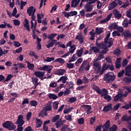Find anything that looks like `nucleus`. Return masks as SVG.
Masks as SVG:
<instances>
[{"label": "nucleus", "instance_id": "1", "mask_svg": "<svg viewBox=\"0 0 131 131\" xmlns=\"http://www.w3.org/2000/svg\"><path fill=\"white\" fill-rule=\"evenodd\" d=\"M116 78V77L114 75H111L109 74V73H107L104 74L103 79L104 81H106L107 83H111L112 81H114Z\"/></svg>", "mask_w": 131, "mask_h": 131}, {"label": "nucleus", "instance_id": "2", "mask_svg": "<svg viewBox=\"0 0 131 131\" xmlns=\"http://www.w3.org/2000/svg\"><path fill=\"white\" fill-rule=\"evenodd\" d=\"M111 34V33L110 32L107 33L106 36L104 38V43H106L107 45H108V48H111V47L113 46V41L114 40V39H113V38H110Z\"/></svg>", "mask_w": 131, "mask_h": 131}, {"label": "nucleus", "instance_id": "3", "mask_svg": "<svg viewBox=\"0 0 131 131\" xmlns=\"http://www.w3.org/2000/svg\"><path fill=\"white\" fill-rule=\"evenodd\" d=\"M23 119H24L23 116L21 115H19L16 121L14 123V124H16L17 126H23V125L25 123V121Z\"/></svg>", "mask_w": 131, "mask_h": 131}, {"label": "nucleus", "instance_id": "4", "mask_svg": "<svg viewBox=\"0 0 131 131\" xmlns=\"http://www.w3.org/2000/svg\"><path fill=\"white\" fill-rule=\"evenodd\" d=\"M93 69L94 70L95 73L96 74H100V72H101V69H102V66L101 64L99 63H94L93 64Z\"/></svg>", "mask_w": 131, "mask_h": 131}, {"label": "nucleus", "instance_id": "5", "mask_svg": "<svg viewBox=\"0 0 131 131\" xmlns=\"http://www.w3.org/2000/svg\"><path fill=\"white\" fill-rule=\"evenodd\" d=\"M84 8L85 9L86 13H89V12H92V11H93V9H94V6L93 4L89 3V2H87L84 6Z\"/></svg>", "mask_w": 131, "mask_h": 131}, {"label": "nucleus", "instance_id": "6", "mask_svg": "<svg viewBox=\"0 0 131 131\" xmlns=\"http://www.w3.org/2000/svg\"><path fill=\"white\" fill-rule=\"evenodd\" d=\"M75 39L78 40L79 42L80 45H82L84 42V37L81 33L79 34L75 37Z\"/></svg>", "mask_w": 131, "mask_h": 131}, {"label": "nucleus", "instance_id": "7", "mask_svg": "<svg viewBox=\"0 0 131 131\" xmlns=\"http://www.w3.org/2000/svg\"><path fill=\"white\" fill-rule=\"evenodd\" d=\"M122 35L124 36L125 39H129L131 38V33L128 30H126L123 32Z\"/></svg>", "mask_w": 131, "mask_h": 131}, {"label": "nucleus", "instance_id": "8", "mask_svg": "<svg viewBox=\"0 0 131 131\" xmlns=\"http://www.w3.org/2000/svg\"><path fill=\"white\" fill-rule=\"evenodd\" d=\"M125 75L126 76H128V77H130L131 76V65H128L125 68Z\"/></svg>", "mask_w": 131, "mask_h": 131}, {"label": "nucleus", "instance_id": "9", "mask_svg": "<svg viewBox=\"0 0 131 131\" xmlns=\"http://www.w3.org/2000/svg\"><path fill=\"white\" fill-rule=\"evenodd\" d=\"M24 27L26 28L27 31H30V26L29 25V20L27 18H25L24 21Z\"/></svg>", "mask_w": 131, "mask_h": 131}, {"label": "nucleus", "instance_id": "10", "mask_svg": "<svg viewBox=\"0 0 131 131\" xmlns=\"http://www.w3.org/2000/svg\"><path fill=\"white\" fill-rule=\"evenodd\" d=\"M45 72H41V71H35L34 72V73H33V75H35V76H36V77H37L39 78V77H43V76H45Z\"/></svg>", "mask_w": 131, "mask_h": 131}, {"label": "nucleus", "instance_id": "11", "mask_svg": "<svg viewBox=\"0 0 131 131\" xmlns=\"http://www.w3.org/2000/svg\"><path fill=\"white\" fill-rule=\"evenodd\" d=\"M110 127V121L107 120L102 126L103 131H108Z\"/></svg>", "mask_w": 131, "mask_h": 131}, {"label": "nucleus", "instance_id": "12", "mask_svg": "<svg viewBox=\"0 0 131 131\" xmlns=\"http://www.w3.org/2000/svg\"><path fill=\"white\" fill-rule=\"evenodd\" d=\"M118 6V3H117V1L115 0L108 6V10H113V9L116 8Z\"/></svg>", "mask_w": 131, "mask_h": 131}, {"label": "nucleus", "instance_id": "13", "mask_svg": "<svg viewBox=\"0 0 131 131\" xmlns=\"http://www.w3.org/2000/svg\"><path fill=\"white\" fill-rule=\"evenodd\" d=\"M106 43H105V42L102 41L100 43L98 42V41H96L95 45L96 47H97L100 50H103L104 48L106 47Z\"/></svg>", "mask_w": 131, "mask_h": 131}, {"label": "nucleus", "instance_id": "14", "mask_svg": "<svg viewBox=\"0 0 131 131\" xmlns=\"http://www.w3.org/2000/svg\"><path fill=\"white\" fill-rule=\"evenodd\" d=\"M81 107V108H84L85 109H86L87 114H91V113L93 112V111H91V110H92V106L90 105L84 104Z\"/></svg>", "mask_w": 131, "mask_h": 131}, {"label": "nucleus", "instance_id": "15", "mask_svg": "<svg viewBox=\"0 0 131 131\" xmlns=\"http://www.w3.org/2000/svg\"><path fill=\"white\" fill-rule=\"evenodd\" d=\"M107 69H109L108 64H107V63H104L102 66L101 70L100 72L99 75H102V74H103L104 72H105V71H106V70Z\"/></svg>", "mask_w": 131, "mask_h": 131}, {"label": "nucleus", "instance_id": "16", "mask_svg": "<svg viewBox=\"0 0 131 131\" xmlns=\"http://www.w3.org/2000/svg\"><path fill=\"white\" fill-rule=\"evenodd\" d=\"M32 82L33 84L34 85V89L37 88V85L39 84V82H38V78L37 77H33L32 78Z\"/></svg>", "mask_w": 131, "mask_h": 131}, {"label": "nucleus", "instance_id": "17", "mask_svg": "<svg viewBox=\"0 0 131 131\" xmlns=\"http://www.w3.org/2000/svg\"><path fill=\"white\" fill-rule=\"evenodd\" d=\"M65 72H66V71L63 69H58L54 72V74L56 75H64Z\"/></svg>", "mask_w": 131, "mask_h": 131}, {"label": "nucleus", "instance_id": "18", "mask_svg": "<svg viewBox=\"0 0 131 131\" xmlns=\"http://www.w3.org/2000/svg\"><path fill=\"white\" fill-rule=\"evenodd\" d=\"M111 17H112V13L110 14L106 18L100 20V24H104V23H106V22H108V21H110V19H111Z\"/></svg>", "mask_w": 131, "mask_h": 131}, {"label": "nucleus", "instance_id": "19", "mask_svg": "<svg viewBox=\"0 0 131 131\" xmlns=\"http://www.w3.org/2000/svg\"><path fill=\"white\" fill-rule=\"evenodd\" d=\"M42 110L46 111H52V104H51V103L48 102L47 103L46 106L42 107Z\"/></svg>", "mask_w": 131, "mask_h": 131}, {"label": "nucleus", "instance_id": "20", "mask_svg": "<svg viewBox=\"0 0 131 131\" xmlns=\"http://www.w3.org/2000/svg\"><path fill=\"white\" fill-rule=\"evenodd\" d=\"M113 13L115 18H121L122 15L119 13V11H118L117 10H114L113 11Z\"/></svg>", "mask_w": 131, "mask_h": 131}, {"label": "nucleus", "instance_id": "21", "mask_svg": "<svg viewBox=\"0 0 131 131\" xmlns=\"http://www.w3.org/2000/svg\"><path fill=\"white\" fill-rule=\"evenodd\" d=\"M42 125V121L41 120L36 118V128H38V127H40Z\"/></svg>", "mask_w": 131, "mask_h": 131}, {"label": "nucleus", "instance_id": "22", "mask_svg": "<svg viewBox=\"0 0 131 131\" xmlns=\"http://www.w3.org/2000/svg\"><path fill=\"white\" fill-rule=\"evenodd\" d=\"M57 42V40H52V41L46 45V48L47 49H50V48H52L55 46V43Z\"/></svg>", "mask_w": 131, "mask_h": 131}, {"label": "nucleus", "instance_id": "23", "mask_svg": "<svg viewBox=\"0 0 131 131\" xmlns=\"http://www.w3.org/2000/svg\"><path fill=\"white\" fill-rule=\"evenodd\" d=\"M123 97L122 93H119L116 96H115L114 99V102H117L118 100H120Z\"/></svg>", "mask_w": 131, "mask_h": 131}, {"label": "nucleus", "instance_id": "24", "mask_svg": "<svg viewBox=\"0 0 131 131\" xmlns=\"http://www.w3.org/2000/svg\"><path fill=\"white\" fill-rule=\"evenodd\" d=\"M99 95H101V97H105L108 95V90L102 89L101 91V93H99Z\"/></svg>", "mask_w": 131, "mask_h": 131}, {"label": "nucleus", "instance_id": "25", "mask_svg": "<svg viewBox=\"0 0 131 131\" xmlns=\"http://www.w3.org/2000/svg\"><path fill=\"white\" fill-rule=\"evenodd\" d=\"M34 10V7L33 6L29 7V8L27 10V12L29 16H31V15L33 14Z\"/></svg>", "mask_w": 131, "mask_h": 131}, {"label": "nucleus", "instance_id": "26", "mask_svg": "<svg viewBox=\"0 0 131 131\" xmlns=\"http://www.w3.org/2000/svg\"><path fill=\"white\" fill-rule=\"evenodd\" d=\"M122 81H124L127 84H129L131 82V78L128 77H124L122 78Z\"/></svg>", "mask_w": 131, "mask_h": 131}, {"label": "nucleus", "instance_id": "27", "mask_svg": "<svg viewBox=\"0 0 131 131\" xmlns=\"http://www.w3.org/2000/svg\"><path fill=\"white\" fill-rule=\"evenodd\" d=\"M76 50V47H75V45H72L71 47L69 49V52L68 53H69V55H70L71 54H73L74 53V51Z\"/></svg>", "mask_w": 131, "mask_h": 131}, {"label": "nucleus", "instance_id": "28", "mask_svg": "<svg viewBox=\"0 0 131 131\" xmlns=\"http://www.w3.org/2000/svg\"><path fill=\"white\" fill-rule=\"evenodd\" d=\"M58 34L56 33H51L50 34H49L48 35V39H50V40H54V38L57 36Z\"/></svg>", "mask_w": 131, "mask_h": 131}, {"label": "nucleus", "instance_id": "29", "mask_svg": "<svg viewBox=\"0 0 131 131\" xmlns=\"http://www.w3.org/2000/svg\"><path fill=\"white\" fill-rule=\"evenodd\" d=\"M53 69V66H46L45 65V71H47L48 73H51Z\"/></svg>", "mask_w": 131, "mask_h": 131}, {"label": "nucleus", "instance_id": "30", "mask_svg": "<svg viewBox=\"0 0 131 131\" xmlns=\"http://www.w3.org/2000/svg\"><path fill=\"white\" fill-rule=\"evenodd\" d=\"M83 54V49L81 48L80 50H77L76 51V55H77V57H79L80 58L81 56H82V54Z\"/></svg>", "mask_w": 131, "mask_h": 131}, {"label": "nucleus", "instance_id": "31", "mask_svg": "<svg viewBox=\"0 0 131 131\" xmlns=\"http://www.w3.org/2000/svg\"><path fill=\"white\" fill-rule=\"evenodd\" d=\"M86 62L83 61L79 69V72L82 73L83 70H84V66H85Z\"/></svg>", "mask_w": 131, "mask_h": 131}, {"label": "nucleus", "instance_id": "32", "mask_svg": "<svg viewBox=\"0 0 131 131\" xmlns=\"http://www.w3.org/2000/svg\"><path fill=\"white\" fill-rule=\"evenodd\" d=\"M118 27V25H117V24H116V23H114L111 24V26H110V27H108V29H110L111 30L112 29H114V30H115V29H117Z\"/></svg>", "mask_w": 131, "mask_h": 131}, {"label": "nucleus", "instance_id": "33", "mask_svg": "<svg viewBox=\"0 0 131 131\" xmlns=\"http://www.w3.org/2000/svg\"><path fill=\"white\" fill-rule=\"evenodd\" d=\"M10 123L11 121H7L3 124V126L4 128H8L9 129V126L11 125Z\"/></svg>", "mask_w": 131, "mask_h": 131}, {"label": "nucleus", "instance_id": "34", "mask_svg": "<svg viewBox=\"0 0 131 131\" xmlns=\"http://www.w3.org/2000/svg\"><path fill=\"white\" fill-rule=\"evenodd\" d=\"M110 110H112L111 105L105 106L103 109V111H104V112H108V111H110Z\"/></svg>", "mask_w": 131, "mask_h": 131}, {"label": "nucleus", "instance_id": "35", "mask_svg": "<svg viewBox=\"0 0 131 131\" xmlns=\"http://www.w3.org/2000/svg\"><path fill=\"white\" fill-rule=\"evenodd\" d=\"M103 32H104V28H96V31L95 33H97V34H101V33H103Z\"/></svg>", "mask_w": 131, "mask_h": 131}, {"label": "nucleus", "instance_id": "36", "mask_svg": "<svg viewBox=\"0 0 131 131\" xmlns=\"http://www.w3.org/2000/svg\"><path fill=\"white\" fill-rule=\"evenodd\" d=\"M37 22L38 23H41V19H43V14H38L37 15Z\"/></svg>", "mask_w": 131, "mask_h": 131}, {"label": "nucleus", "instance_id": "37", "mask_svg": "<svg viewBox=\"0 0 131 131\" xmlns=\"http://www.w3.org/2000/svg\"><path fill=\"white\" fill-rule=\"evenodd\" d=\"M49 99H53V100H57L58 96L54 94L49 93L48 94Z\"/></svg>", "mask_w": 131, "mask_h": 131}, {"label": "nucleus", "instance_id": "38", "mask_svg": "<svg viewBox=\"0 0 131 131\" xmlns=\"http://www.w3.org/2000/svg\"><path fill=\"white\" fill-rule=\"evenodd\" d=\"M97 14H98V13L96 11H94L91 13H86L85 16L86 18H91V17H93L94 15H97Z\"/></svg>", "mask_w": 131, "mask_h": 131}, {"label": "nucleus", "instance_id": "39", "mask_svg": "<svg viewBox=\"0 0 131 131\" xmlns=\"http://www.w3.org/2000/svg\"><path fill=\"white\" fill-rule=\"evenodd\" d=\"M27 64V67L28 69H29L30 70H33V69H34V64L31 63L30 62L28 61Z\"/></svg>", "mask_w": 131, "mask_h": 131}, {"label": "nucleus", "instance_id": "40", "mask_svg": "<svg viewBox=\"0 0 131 131\" xmlns=\"http://www.w3.org/2000/svg\"><path fill=\"white\" fill-rule=\"evenodd\" d=\"M35 12H36V9L34 8L33 10V12L31 15L32 16H31V22H33V21H36L35 20L36 16L34 15V14L35 13Z\"/></svg>", "mask_w": 131, "mask_h": 131}, {"label": "nucleus", "instance_id": "41", "mask_svg": "<svg viewBox=\"0 0 131 131\" xmlns=\"http://www.w3.org/2000/svg\"><path fill=\"white\" fill-rule=\"evenodd\" d=\"M10 125L9 126V128L8 129L9 130H14L16 127V125L13 123L12 121L10 122Z\"/></svg>", "mask_w": 131, "mask_h": 131}, {"label": "nucleus", "instance_id": "42", "mask_svg": "<svg viewBox=\"0 0 131 131\" xmlns=\"http://www.w3.org/2000/svg\"><path fill=\"white\" fill-rule=\"evenodd\" d=\"M29 55L30 56V57H34L35 59H38V56L36 55V53H35L33 51H31L29 53Z\"/></svg>", "mask_w": 131, "mask_h": 131}, {"label": "nucleus", "instance_id": "43", "mask_svg": "<svg viewBox=\"0 0 131 131\" xmlns=\"http://www.w3.org/2000/svg\"><path fill=\"white\" fill-rule=\"evenodd\" d=\"M67 84H68V85H69V89L70 90H74V83H73V82L72 81H70V82H68L67 83Z\"/></svg>", "mask_w": 131, "mask_h": 131}, {"label": "nucleus", "instance_id": "44", "mask_svg": "<svg viewBox=\"0 0 131 131\" xmlns=\"http://www.w3.org/2000/svg\"><path fill=\"white\" fill-rule=\"evenodd\" d=\"M59 105V101H54L53 103V108L54 110L58 109V106Z\"/></svg>", "mask_w": 131, "mask_h": 131}, {"label": "nucleus", "instance_id": "45", "mask_svg": "<svg viewBox=\"0 0 131 131\" xmlns=\"http://www.w3.org/2000/svg\"><path fill=\"white\" fill-rule=\"evenodd\" d=\"M54 62H58L60 64H64L65 60L63 58H59L55 60Z\"/></svg>", "mask_w": 131, "mask_h": 131}, {"label": "nucleus", "instance_id": "46", "mask_svg": "<svg viewBox=\"0 0 131 131\" xmlns=\"http://www.w3.org/2000/svg\"><path fill=\"white\" fill-rule=\"evenodd\" d=\"M60 79L62 83H66V82H67V80H68V78L67 76H63L60 77Z\"/></svg>", "mask_w": 131, "mask_h": 131}, {"label": "nucleus", "instance_id": "47", "mask_svg": "<svg viewBox=\"0 0 131 131\" xmlns=\"http://www.w3.org/2000/svg\"><path fill=\"white\" fill-rule=\"evenodd\" d=\"M89 34L91 35V37L90 38V40H94L95 39V35H96V33L93 32V31H91Z\"/></svg>", "mask_w": 131, "mask_h": 131}, {"label": "nucleus", "instance_id": "48", "mask_svg": "<svg viewBox=\"0 0 131 131\" xmlns=\"http://www.w3.org/2000/svg\"><path fill=\"white\" fill-rule=\"evenodd\" d=\"M12 78L13 75H12V74H9L7 76L6 79L4 81H3V82L5 83V82L9 81V80H11Z\"/></svg>", "mask_w": 131, "mask_h": 131}, {"label": "nucleus", "instance_id": "49", "mask_svg": "<svg viewBox=\"0 0 131 131\" xmlns=\"http://www.w3.org/2000/svg\"><path fill=\"white\" fill-rule=\"evenodd\" d=\"M30 105L33 107H36V106H37V101L36 100H31L30 102Z\"/></svg>", "mask_w": 131, "mask_h": 131}, {"label": "nucleus", "instance_id": "50", "mask_svg": "<svg viewBox=\"0 0 131 131\" xmlns=\"http://www.w3.org/2000/svg\"><path fill=\"white\" fill-rule=\"evenodd\" d=\"M91 50L95 53H98L99 52H100V49L97 47H92Z\"/></svg>", "mask_w": 131, "mask_h": 131}, {"label": "nucleus", "instance_id": "51", "mask_svg": "<svg viewBox=\"0 0 131 131\" xmlns=\"http://www.w3.org/2000/svg\"><path fill=\"white\" fill-rule=\"evenodd\" d=\"M125 74V70H122L118 73V77H123V74Z\"/></svg>", "mask_w": 131, "mask_h": 131}, {"label": "nucleus", "instance_id": "52", "mask_svg": "<svg viewBox=\"0 0 131 131\" xmlns=\"http://www.w3.org/2000/svg\"><path fill=\"white\" fill-rule=\"evenodd\" d=\"M120 53H121V51H120L119 49H116L113 52L114 55H116V56H119V55H120Z\"/></svg>", "mask_w": 131, "mask_h": 131}, {"label": "nucleus", "instance_id": "53", "mask_svg": "<svg viewBox=\"0 0 131 131\" xmlns=\"http://www.w3.org/2000/svg\"><path fill=\"white\" fill-rule=\"evenodd\" d=\"M77 100V98H76V97H73L69 99V102L71 103H75L76 101Z\"/></svg>", "mask_w": 131, "mask_h": 131}, {"label": "nucleus", "instance_id": "54", "mask_svg": "<svg viewBox=\"0 0 131 131\" xmlns=\"http://www.w3.org/2000/svg\"><path fill=\"white\" fill-rule=\"evenodd\" d=\"M108 51H109L108 47L105 46L103 49H102V51L99 53L100 54H107V52H108Z\"/></svg>", "mask_w": 131, "mask_h": 131}, {"label": "nucleus", "instance_id": "55", "mask_svg": "<svg viewBox=\"0 0 131 131\" xmlns=\"http://www.w3.org/2000/svg\"><path fill=\"white\" fill-rule=\"evenodd\" d=\"M109 131H117V126L115 124L113 125V126L110 128Z\"/></svg>", "mask_w": 131, "mask_h": 131}, {"label": "nucleus", "instance_id": "56", "mask_svg": "<svg viewBox=\"0 0 131 131\" xmlns=\"http://www.w3.org/2000/svg\"><path fill=\"white\" fill-rule=\"evenodd\" d=\"M112 35L113 37H115V36H120V33L118 31H115L112 33Z\"/></svg>", "mask_w": 131, "mask_h": 131}, {"label": "nucleus", "instance_id": "57", "mask_svg": "<svg viewBox=\"0 0 131 131\" xmlns=\"http://www.w3.org/2000/svg\"><path fill=\"white\" fill-rule=\"evenodd\" d=\"M93 90H94V91H96L97 94H101V90H100V88L98 86H94L93 87Z\"/></svg>", "mask_w": 131, "mask_h": 131}, {"label": "nucleus", "instance_id": "58", "mask_svg": "<svg viewBox=\"0 0 131 131\" xmlns=\"http://www.w3.org/2000/svg\"><path fill=\"white\" fill-rule=\"evenodd\" d=\"M59 118H60V115H56L52 118V122H56L57 121V120L59 119Z\"/></svg>", "mask_w": 131, "mask_h": 131}, {"label": "nucleus", "instance_id": "59", "mask_svg": "<svg viewBox=\"0 0 131 131\" xmlns=\"http://www.w3.org/2000/svg\"><path fill=\"white\" fill-rule=\"evenodd\" d=\"M64 118L66 119V120L71 121L72 120V116H71V115H67L64 116Z\"/></svg>", "mask_w": 131, "mask_h": 131}, {"label": "nucleus", "instance_id": "60", "mask_svg": "<svg viewBox=\"0 0 131 131\" xmlns=\"http://www.w3.org/2000/svg\"><path fill=\"white\" fill-rule=\"evenodd\" d=\"M27 4V2H23V1H21L20 2V10H23V8L26 6V4Z\"/></svg>", "mask_w": 131, "mask_h": 131}, {"label": "nucleus", "instance_id": "61", "mask_svg": "<svg viewBox=\"0 0 131 131\" xmlns=\"http://www.w3.org/2000/svg\"><path fill=\"white\" fill-rule=\"evenodd\" d=\"M95 121H96V116H95L94 118L92 117L90 120V125H93V124H94V123H95Z\"/></svg>", "mask_w": 131, "mask_h": 131}, {"label": "nucleus", "instance_id": "62", "mask_svg": "<svg viewBox=\"0 0 131 131\" xmlns=\"http://www.w3.org/2000/svg\"><path fill=\"white\" fill-rule=\"evenodd\" d=\"M55 60L54 57H47V59H45V61L46 62H52V61H54Z\"/></svg>", "mask_w": 131, "mask_h": 131}, {"label": "nucleus", "instance_id": "63", "mask_svg": "<svg viewBox=\"0 0 131 131\" xmlns=\"http://www.w3.org/2000/svg\"><path fill=\"white\" fill-rule=\"evenodd\" d=\"M128 63V60H127V59H124L123 60V62H122V67H125V66L127 65Z\"/></svg>", "mask_w": 131, "mask_h": 131}, {"label": "nucleus", "instance_id": "64", "mask_svg": "<svg viewBox=\"0 0 131 131\" xmlns=\"http://www.w3.org/2000/svg\"><path fill=\"white\" fill-rule=\"evenodd\" d=\"M95 131H102V124L97 126L95 128Z\"/></svg>", "mask_w": 131, "mask_h": 131}]
</instances>
